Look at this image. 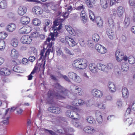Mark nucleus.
Returning <instances> with one entry per match:
<instances>
[{"label":"nucleus","instance_id":"nucleus-60","mask_svg":"<svg viewBox=\"0 0 135 135\" xmlns=\"http://www.w3.org/2000/svg\"><path fill=\"white\" fill-rule=\"evenodd\" d=\"M126 121L129 125H130L132 123V119L131 118H128L126 119Z\"/></svg>","mask_w":135,"mask_h":135},{"label":"nucleus","instance_id":"nucleus-2","mask_svg":"<svg viewBox=\"0 0 135 135\" xmlns=\"http://www.w3.org/2000/svg\"><path fill=\"white\" fill-rule=\"evenodd\" d=\"M55 86L57 89V92L54 95L52 94V91L49 90L48 92L47 95L48 99L50 100L54 97L59 99H63L65 98V96H69L71 94L70 92L61 86L58 83L56 84Z\"/></svg>","mask_w":135,"mask_h":135},{"label":"nucleus","instance_id":"nucleus-23","mask_svg":"<svg viewBox=\"0 0 135 135\" xmlns=\"http://www.w3.org/2000/svg\"><path fill=\"white\" fill-rule=\"evenodd\" d=\"M65 28L70 34L74 36L76 35V32L70 26L68 25H66Z\"/></svg>","mask_w":135,"mask_h":135},{"label":"nucleus","instance_id":"nucleus-34","mask_svg":"<svg viewBox=\"0 0 135 135\" xmlns=\"http://www.w3.org/2000/svg\"><path fill=\"white\" fill-rule=\"evenodd\" d=\"M6 47V43L4 41L0 40V50L3 51Z\"/></svg>","mask_w":135,"mask_h":135},{"label":"nucleus","instance_id":"nucleus-48","mask_svg":"<svg viewBox=\"0 0 135 135\" xmlns=\"http://www.w3.org/2000/svg\"><path fill=\"white\" fill-rule=\"evenodd\" d=\"M26 33H30L32 30L31 27L29 26H25Z\"/></svg>","mask_w":135,"mask_h":135},{"label":"nucleus","instance_id":"nucleus-33","mask_svg":"<svg viewBox=\"0 0 135 135\" xmlns=\"http://www.w3.org/2000/svg\"><path fill=\"white\" fill-rule=\"evenodd\" d=\"M86 47L89 48L90 49L93 48L94 46L93 41L91 40H88L87 41Z\"/></svg>","mask_w":135,"mask_h":135},{"label":"nucleus","instance_id":"nucleus-56","mask_svg":"<svg viewBox=\"0 0 135 135\" xmlns=\"http://www.w3.org/2000/svg\"><path fill=\"white\" fill-rule=\"evenodd\" d=\"M95 115L96 118L102 116L101 115V113L100 111L98 110L96 111Z\"/></svg>","mask_w":135,"mask_h":135},{"label":"nucleus","instance_id":"nucleus-29","mask_svg":"<svg viewBox=\"0 0 135 135\" xmlns=\"http://www.w3.org/2000/svg\"><path fill=\"white\" fill-rule=\"evenodd\" d=\"M122 93L123 96L126 98H127L128 95L129 93L127 89L126 88H124L122 90Z\"/></svg>","mask_w":135,"mask_h":135},{"label":"nucleus","instance_id":"nucleus-49","mask_svg":"<svg viewBox=\"0 0 135 135\" xmlns=\"http://www.w3.org/2000/svg\"><path fill=\"white\" fill-rule=\"evenodd\" d=\"M26 31L25 26H24L19 30V32L20 33L25 34L26 33Z\"/></svg>","mask_w":135,"mask_h":135},{"label":"nucleus","instance_id":"nucleus-31","mask_svg":"<svg viewBox=\"0 0 135 135\" xmlns=\"http://www.w3.org/2000/svg\"><path fill=\"white\" fill-rule=\"evenodd\" d=\"M7 7V3L5 0H3L0 2V8L4 9L6 8Z\"/></svg>","mask_w":135,"mask_h":135},{"label":"nucleus","instance_id":"nucleus-25","mask_svg":"<svg viewBox=\"0 0 135 135\" xmlns=\"http://www.w3.org/2000/svg\"><path fill=\"white\" fill-rule=\"evenodd\" d=\"M124 9L123 8L120 6L118 7L117 10V15L119 17H121L124 13Z\"/></svg>","mask_w":135,"mask_h":135},{"label":"nucleus","instance_id":"nucleus-55","mask_svg":"<svg viewBox=\"0 0 135 135\" xmlns=\"http://www.w3.org/2000/svg\"><path fill=\"white\" fill-rule=\"evenodd\" d=\"M65 52L69 55H73L74 54L71 53L69 50L66 47H65L64 49Z\"/></svg>","mask_w":135,"mask_h":135},{"label":"nucleus","instance_id":"nucleus-27","mask_svg":"<svg viewBox=\"0 0 135 135\" xmlns=\"http://www.w3.org/2000/svg\"><path fill=\"white\" fill-rule=\"evenodd\" d=\"M89 68L90 71L93 73L97 72V68L95 64L91 63L89 65Z\"/></svg>","mask_w":135,"mask_h":135},{"label":"nucleus","instance_id":"nucleus-57","mask_svg":"<svg viewBox=\"0 0 135 135\" xmlns=\"http://www.w3.org/2000/svg\"><path fill=\"white\" fill-rule=\"evenodd\" d=\"M96 119L98 122L99 124H101L103 121L102 116H101L96 118Z\"/></svg>","mask_w":135,"mask_h":135},{"label":"nucleus","instance_id":"nucleus-37","mask_svg":"<svg viewBox=\"0 0 135 135\" xmlns=\"http://www.w3.org/2000/svg\"><path fill=\"white\" fill-rule=\"evenodd\" d=\"M18 41L15 38L12 39L11 41V44L14 47H16L18 44Z\"/></svg>","mask_w":135,"mask_h":135},{"label":"nucleus","instance_id":"nucleus-51","mask_svg":"<svg viewBox=\"0 0 135 135\" xmlns=\"http://www.w3.org/2000/svg\"><path fill=\"white\" fill-rule=\"evenodd\" d=\"M29 62L26 58H23L22 60V63L24 65H27L28 64Z\"/></svg>","mask_w":135,"mask_h":135},{"label":"nucleus","instance_id":"nucleus-13","mask_svg":"<svg viewBox=\"0 0 135 135\" xmlns=\"http://www.w3.org/2000/svg\"><path fill=\"white\" fill-rule=\"evenodd\" d=\"M66 108H67L72 109L74 110L73 111H71L70 110H68L66 113V114L70 118V116H71V115L72 114H75L77 115H78V113L76 112V110H75L74 107L68 105L66 106Z\"/></svg>","mask_w":135,"mask_h":135},{"label":"nucleus","instance_id":"nucleus-42","mask_svg":"<svg viewBox=\"0 0 135 135\" xmlns=\"http://www.w3.org/2000/svg\"><path fill=\"white\" fill-rule=\"evenodd\" d=\"M128 61L131 64H133L135 62V59L132 56H130L128 58Z\"/></svg>","mask_w":135,"mask_h":135},{"label":"nucleus","instance_id":"nucleus-62","mask_svg":"<svg viewBox=\"0 0 135 135\" xmlns=\"http://www.w3.org/2000/svg\"><path fill=\"white\" fill-rule=\"evenodd\" d=\"M15 16L14 14L12 12H9L7 14V16L10 18H12Z\"/></svg>","mask_w":135,"mask_h":135},{"label":"nucleus","instance_id":"nucleus-28","mask_svg":"<svg viewBox=\"0 0 135 135\" xmlns=\"http://www.w3.org/2000/svg\"><path fill=\"white\" fill-rule=\"evenodd\" d=\"M51 24V22L48 20H46L45 21L44 23V31L46 32L47 29L49 28L48 26Z\"/></svg>","mask_w":135,"mask_h":135},{"label":"nucleus","instance_id":"nucleus-41","mask_svg":"<svg viewBox=\"0 0 135 135\" xmlns=\"http://www.w3.org/2000/svg\"><path fill=\"white\" fill-rule=\"evenodd\" d=\"M94 104V101L92 100H86L85 103V104L87 107L92 106Z\"/></svg>","mask_w":135,"mask_h":135},{"label":"nucleus","instance_id":"nucleus-53","mask_svg":"<svg viewBox=\"0 0 135 135\" xmlns=\"http://www.w3.org/2000/svg\"><path fill=\"white\" fill-rule=\"evenodd\" d=\"M73 80L76 82L80 83L81 81V79L79 76L77 75Z\"/></svg>","mask_w":135,"mask_h":135},{"label":"nucleus","instance_id":"nucleus-38","mask_svg":"<svg viewBox=\"0 0 135 135\" xmlns=\"http://www.w3.org/2000/svg\"><path fill=\"white\" fill-rule=\"evenodd\" d=\"M8 35L7 33L4 32H0V39L4 40L5 39Z\"/></svg>","mask_w":135,"mask_h":135},{"label":"nucleus","instance_id":"nucleus-59","mask_svg":"<svg viewBox=\"0 0 135 135\" xmlns=\"http://www.w3.org/2000/svg\"><path fill=\"white\" fill-rule=\"evenodd\" d=\"M115 118V116L114 115L108 116L107 118V120L109 121H111L113 120Z\"/></svg>","mask_w":135,"mask_h":135},{"label":"nucleus","instance_id":"nucleus-3","mask_svg":"<svg viewBox=\"0 0 135 135\" xmlns=\"http://www.w3.org/2000/svg\"><path fill=\"white\" fill-rule=\"evenodd\" d=\"M89 18L92 21H95L97 25L99 27H102L103 26V23L102 19L100 17L95 18L94 13L92 11L89 10Z\"/></svg>","mask_w":135,"mask_h":135},{"label":"nucleus","instance_id":"nucleus-8","mask_svg":"<svg viewBox=\"0 0 135 135\" xmlns=\"http://www.w3.org/2000/svg\"><path fill=\"white\" fill-rule=\"evenodd\" d=\"M115 56L116 60L118 62H120L123 59L124 54L122 51L118 50L115 52Z\"/></svg>","mask_w":135,"mask_h":135},{"label":"nucleus","instance_id":"nucleus-11","mask_svg":"<svg viewBox=\"0 0 135 135\" xmlns=\"http://www.w3.org/2000/svg\"><path fill=\"white\" fill-rule=\"evenodd\" d=\"M92 94L97 98H101L103 95V93L101 91L96 89H93L91 91Z\"/></svg>","mask_w":135,"mask_h":135},{"label":"nucleus","instance_id":"nucleus-58","mask_svg":"<svg viewBox=\"0 0 135 135\" xmlns=\"http://www.w3.org/2000/svg\"><path fill=\"white\" fill-rule=\"evenodd\" d=\"M47 6H49L50 5H52V6L51 7V9L54 10H55L56 9V7L55 5L54 4H52V3H49L47 4Z\"/></svg>","mask_w":135,"mask_h":135},{"label":"nucleus","instance_id":"nucleus-6","mask_svg":"<svg viewBox=\"0 0 135 135\" xmlns=\"http://www.w3.org/2000/svg\"><path fill=\"white\" fill-rule=\"evenodd\" d=\"M95 47L98 52L102 54H104L107 51L106 48L99 44H97Z\"/></svg>","mask_w":135,"mask_h":135},{"label":"nucleus","instance_id":"nucleus-4","mask_svg":"<svg viewBox=\"0 0 135 135\" xmlns=\"http://www.w3.org/2000/svg\"><path fill=\"white\" fill-rule=\"evenodd\" d=\"M83 59H78L75 60L73 64V66L76 68L83 69L84 67Z\"/></svg>","mask_w":135,"mask_h":135},{"label":"nucleus","instance_id":"nucleus-15","mask_svg":"<svg viewBox=\"0 0 135 135\" xmlns=\"http://www.w3.org/2000/svg\"><path fill=\"white\" fill-rule=\"evenodd\" d=\"M30 21V18L27 16H23L21 17L20 22L22 25H27Z\"/></svg>","mask_w":135,"mask_h":135},{"label":"nucleus","instance_id":"nucleus-12","mask_svg":"<svg viewBox=\"0 0 135 135\" xmlns=\"http://www.w3.org/2000/svg\"><path fill=\"white\" fill-rule=\"evenodd\" d=\"M9 108L6 111L5 113L2 117L3 123L4 125H7L9 123V113H8Z\"/></svg>","mask_w":135,"mask_h":135},{"label":"nucleus","instance_id":"nucleus-21","mask_svg":"<svg viewBox=\"0 0 135 135\" xmlns=\"http://www.w3.org/2000/svg\"><path fill=\"white\" fill-rule=\"evenodd\" d=\"M95 131L94 128L91 126L85 127V132L88 134H92Z\"/></svg>","mask_w":135,"mask_h":135},{"label":"nucleus","instance_id":"nucleus-19","mask_svg":"<svg viewBox=\"0 0 135 135\" xmlns=\"http://www.w3.org/2000/svg\"><path fill=\"white\" fill-rule=\"evenodd\" d=\"M100 3L102 7L104 9L110 7L108 0H100Z\"/></svg>","mask_w":135,"mask_h":135},{"label":"nucleus","instance_id":"nucleus-32","mask_svg":"<svg viewBox=\"0 0 135 135\" xmlns=\"http://www.w3.org/2000/svg\"><path fill=\"white\" fill-rule=\"evenodd\" d=\"M77 102L78 103V104L79 105H82L84 103V101L82 100L81 99H75L74 100L73 103V104L74 106H76L78 105V103H76Z\"/></svg>","mask_w":135,"mask_h":135},{"label":"nucleus","instance_id":"nucleus-14","mask_svg":"<svg viewBox=\"0 0 135 135\" xmlns=\"http://www.w3.org/2000/svg\"><path fill=\"white\" fill-rule=\"evenodd\" d=\"M27 10V8L26 6H21L19 7L17 12L19 15L23 16L26 13Z\"/></svg>","mask_w":135,"mask_h":135},{"label":"nucleus","instance_id":"nucleus-7","mask_svg":"<svg viewBox=\"0 0 135 135\" xmlns=\"http://www.w3.org/2000/svg\"><path fill=\"white\" fill-rule=\"evenodd\" d=\"M32 40V37L27 35L23 36L21 39V42L23 44H30Z\"/></svg>","mask_w":135,"mask_h":135},{"label":"nucleus","instance_id":"nucleus-45","mask_svg":"<svg viewBox=\"0 0 135 135\" xmlns=\"http://www.w3.org/2000/svg\"><path fill=\"white\" fill-rule=\"evenodd\" d=\"M86 1L85 3L87 6L90 8H91L93 7L92 3L90 0H85Z\"/></svg>","mask_w":135,"mask_h":135},{"label":"nucleus","instance_id":"nucleus-61","mask_svg":"<svg viewBox=\"0 0 135 135\" xmlns=\"http://www.w3.org/2000/svg\"><path fill=\"white\" fill-rule=\"evenodd\" d=\"M116 0H110L109 5L110 7L112 6L116 3Z\"/></svg>","mask_w":135,"mask_h":135},{"label":"nucleus","instance_id":"nucleus-9","mask_svg":"<svg viewBox=\"0 0 135 135\" xmlns=\"http://www.w3.org/2000/svg\"><path fill=\"white\" fill-rule=\"evenodd\" d=\"M33 13L36 16H40L42 15L43 12L42 8L39 6H35L32 9Z\"/></svg>","mask_w":135,"mask_h":135},{"label":"nucleus","instance_id":"nucleus-63","mask_svg":"<svg viewBox=\"0 0 135 135\" xmlns=\"http://www.w3.org/2000/svg\"><path fill=\"white\" fill-rule=\"evenodd\" d=\"M57 131L59 133H60L61 134H64L66 132L65 130L64 129L63 130L59 129Z\"/></svg>","mask_w":135,"mask_h":135},{"label":"nucleus","instance_id":"nucleus-44","mask_svg":"<svg viewBox=\"0 0 135 135\" xmlns=\"http://www.w3.org/2000/svg\"><path fill=\"white\" fill-rule=\"evenodd\" d=\"M13 70L16 72L21 73V70H20V68L18 66L16 65L13 67Z\"/></svg>","mask_w":135,"mask_h":135},{"label":"nucleus","instance_id":"nucleus-36","mask_svg":"<svg viewBox=\"0 0 135 135\" xmlns=\"http://www.w3.org/2000/svg\"><path fill=\"white\" fill-rule=\"evenodd\" d=\"M77 75L76 73L72 72H70L68 73V76L71 79L73 80L77 76Z\"/></svg>","mask_w":135,"mask_h":135},{"label":"nucleus","instance_id":"nucleus-22","mask_svg":"<svg viewBox=\"0 0 135 135\" xmlns=\"http://www.w3.org/2000/svg\"><path fill=\"white\" fill-rule=\"evenodd\" d=\"M107 23L110 28L113 29L115 27V23L112 17L109 18L107 20Z\"/></svg>","mask_w":135,"mask_h":135},{"label":"nucleus","instance_id":"nucleus-20","mask_svg":"<svg viewBox=\"0 0 135 135\" xmlns=\"http://www.w3.org/2000/svg\"><path fill=\"white\" fill-rule=\"evenodd\" d=\"M19 55L18 51L14 49H12L9 53V56L13 58H17L18 57Z\"/></svg>","mask_w":135,"mask_h":135},{"label":"nucleus","instance_id":"nucleus-54","mask_svg":"<svg viewBox=\"0 0 135 135\" xmlns=\"http://www.w3.org/2000/svg\"><path fill=\"white\" fill-rule=\"evenodd\" d=\"M130 5L135 8V0H129Z\"/></svg>","mask_w":135,"mask_h":135},{"label":"nucleus","instance_id":"nucleus-52","mask_svg":"<svg viewBox=\"0 0 135 135\" xmlns=\"http://www.w3.org/2000/svg\"><path fill=\"white\" fill-rule=\"evenodd\" d=\"M38 35V33L37 31H35L31 33V36L32 37H37Z\"/></svg>","mask_w":135,"mask_h":135},{"label":"nucleus","instance_id":"nucleus-35","mask_svg":"<svg viewBox=\"0 0 135 135\" xmlns=\"http://www.w3.org/2000/svg\"><path fill=\"white\" fill-rule=\"evenodd\" d=\"M86 120L88 123L90 124L94 123L95 122L94 119L91 116L87 117L86 118Z\"/></svg>","mask_w":135,"mask_h":135},{"label":"nucleus","instance_id":"nucleus-17","mask_svg":"<svg viewBox=\"0 0 135 135\" xmlns=\"http://www.w3.org/2000/svg\"><path fill=\"white\" fill-rule=\"evenodd\" d=\"M16 28V25L13 23H10L8 25L6 28V30L9 32L14 31Z\"/></svg>","mask_w":135,"mask_h":135},{"label":"nucleus","instance_id":"nucleus-18","mask_svg":"<svg viewBox=\"0 0 135 135\" xmlns=\"http://www.w3.org/2000/svg\"><path fill=\"white\" fill-rule=\"evenodd\" d=\"M76 9L78 10H81L80 13V18L81 20L84 22V6L83 5L79 6Z\"/></svg>","mask_w":135,"mask_h":135},{"label":"nucleus","instance_id":"nucleus-43","mask_svg":"<svg viewBox=\"0 0 135 135\" xmlns=\"http://www.w3.org/2000/svg\"><path fill=\"white\" fill-rule=\"evenodd\" d=\"M129 67L127 64H125L124 65L122 66L121 70L122 71L126 72L128 70Z\"/></svg>","mask_w":135,"mask_h":135},{"label":"nucleus","instance_id":"nucleus-40","mask_svg":"<svg viewBox=\"0 0 135 135\" xmlns=\"http://www.w3.org/2000/svg\"><path fill=\"white\" fill-rule=\"evenodd\" d=\"M92 38L95 42H97L99 40V36L98 34L97 33H94L93 35Z\"/></svg>","mask_w":135,"mask_h":135},{"label":"nucleus","instance_id":"nucleus-26","mask_svg":"<svg viewBox=\"0 0 135 135\" xmlns=\"http://www.w3.org/2000/svg\"><path fill=\"white\" fill-rule=\"evenodd\" d=\"M110 91L113 92H115L116 88L115 84L113 83L109 82L108 85Z\"/></svg>","mask_w":135,"mask_h":135},{"label":"nucleus","instance_id":"nucleus-39","mask_svg":"<svg viewBox=\"0 0 135 135\" xmlns=\"http://www.w3.org/2000/svg\"><path fill=\"white\" fill-rule=\"evenodd\" d=\"M33 23L34 25L38 26L40 25L41 21L39 19L37 18H35L33 20Z\"/></svg>","mask_w":135,"mask_h":135},{"label":"nucleus","instance_id":"nucleus-16","mask_svg":"<svg viewBox=\"0 0 135 135\" xmlns=\"http://www.w3.org/2000/svg\"><path fill=\"white\" fill-rule=\"evenodd\" d=\"M48 110L50 112L55 114H59L62 112L61 109L56 107H51L49 108Z\"/></svg>","mask_w":135,"mask_h":135},{"label":"nucleus","instance_id":"nucleus-5","mask_svg":"<svg viewBox=\"0 0 135 135\" xmlns=\"http://www.w3.org/2000/svg\"><path fill=\"white\" fill-rule=\"evenodd\" d=\"M61 41L64 43L66 41L70 46L73 47L76 44V43L74 41L73 38H71L68 36L65 37V39L62 38L60 40Z\"/></svg>","mask_w":135,"mask_h":135},{"label":"nucleus","instance_id":"nucleus-30","mask_svg":"<svg viewBox=\"0 0 135 135\" xmlns=\"http://www.w3.org/2000/svg\"><path fill=\"white\" fill-rule=\"evenodd\" d=\"M75 110H76V112L78 113V115H76L75 114H72V115H71V116H70V118H73L74 117H75L73 119H79L80 118L79 116V114L78 113H79L80 112V110L76 108H75Z\"/></svg>","mask_w":135,"mask_h":135},{"label":"nucleus","instance_id":"nucleus-10","mask_svg":"<svg viewBox=\"0 0 135 135\" xmlns=\"http://www.w3.org/2000/svg\"><path fill=\"white\" fill-rule=\"evenodd\" d=\"M11 74V70L7 68L3 67L0 69V75L6 76L9 75Z\"/></svg>","mask_w":135,"mask_h":135},{"label":"nucleus","instance_id":"nucleus-47","mask_svg":"<svg viewBox=\"0 0 135 135\" xmlns=\"http://www.w3.org/2000/svg\"><path fill=\"white\" fill-rule=\"evenodd\" d=\"M97 107L100 109H105V106L102 103H100L97 104Z\"/></svg>","mask_w":135,"mask_h":135},{"label":"nucleus","instance_id":"nucleus-64","mask_svg":"<svg viewBox=\"0 0 135 135\" xmlns=\"http://www.w3.org/2000/svg\"><path fill=\"white\" fill-rule=\"evenodd\" d=\"M28 59L30 61L33 62L35 60V58L34 56H31L29 57Z\"/></svg>","mask_w":135,"mask_h":135},{"label":"nucleus","instance_id":"nucleus-46","mask_svg":"<svg viewBox=\"0 0 135 135\" xmlns=\"http://www.w3.org/2000/svg\"><path fill=\"white\" fill-rule=\"evenodd\" d=\"M36 72V70L34 69L33 71L31 72V74L28 76V79L29 80H31L32 79L33 77L32 75L33 74Z\"/></svg>","mask_w":135,"mask_h":135},{"label":"nucleus","instance_id":"nucleus-1","mask_svg":"<svg viewBox=\"0 0 135 135\" xmlns=\"http://www.w3.org/2000/svg\"><path fill=\"white\" fill-rule=\"evenodd\" d=\"M64 20L63 19H59L56 20L54 22V27L52 28V30H53L54 32L51 33L50 35L52 41H54L55 37H56L57 35V31L61 29L62 27V25L60 23V22H62ZM51 40L50 38H47L46 40L44 42V45L43 49L41 50L40 55L41 56L40 60L42 59V61L44 62L43 64H41L40 67V68L44 69V66L45 64V59L48 56L50 52L52 51V44L50 43Z\"/></svg>","mask_w":135,"mask_h":135},{"label":"nucleus","instance_id":"nucleus-24","mask_svg":"<svg viewBox=\"0 0 135 135\" xmlns=\"http://www.w3.org/2000/svg\"><path fill=\"white\" fill-rule=\"evenodd\" d=\"M97 67L99 69L104 72L106 71L107 70V67L106 65L100 63L98 64Z\"/></svg>","mask_w":135,"mask_h":135},{"label":"nucleus","instance_id":"nucleus-50","mask_svg":"<svg viewBox=\"0 0 135 135\" xmlns=\"http://www.w3.org/2000/svg\"><path fill=\"white\" fill-rule=\"evenodd\" d=\"M81 89L79 88H75V94L77 95H80V93L81 92Z\"/></svg>","mask_w":135,"mask_h":135}]
</instances>
